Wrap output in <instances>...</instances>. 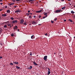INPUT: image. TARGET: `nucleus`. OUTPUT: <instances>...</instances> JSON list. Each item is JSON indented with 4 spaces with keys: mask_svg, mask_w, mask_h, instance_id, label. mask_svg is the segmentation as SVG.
Returning a JSON list of instances; mask_svg holds the SVG:
<instances>
[{
    "mask_svg": "<svg viewBox=\"0 0 75 75\" xmlns=\"http://www.w3.org/2000/svg\"><path fill=\"white\" fill-rule=\"evenodd\" d=\"M21 12V11L19 10H18L17 11H15V13H20Z\"/></svg>",
    "mask_w": 75,
    "mask_h": 75,
    "instance_id": "39448f33",
    "label": "nucleus"
},
{
    "mask_svg": "<svg viewBox=\"0 0 75 75\" xmlns=\"http://www.w3.org/2000/svg\"><path fill=\"white\" fill-rule=\"evenodd\" d=\"M3 57H0V59H2V58Z\"/></svg>",
    "mask_w": 75,
    "mask_h": 75,
    "instance_id": "ea45409f",
    "label": "nucleus"
},
{
    "mask_svg": "<svg viewBox=\"0 0 75 75\" xmlns=\"http://www.w3.org/2000/svg\"><path fill=\"white\" fill-rule=\"evenodd\" d=\"M74 38H75V36L74 37Z\"/></svg>",
    "mask_w": 75,
    "mask_h": 75,
    "instance_id": "680f3d73",
    "label": "nucleus"
},
{
    "mask_svg": "<svg viewBox=\"0 0 75 75\" xmlns=\"http://www.w3.org/2000/svg\"><path fill=\"white\" fill-rule=\"evenodd\" d=\"M48 69V71H50V69L49 68H47Z\"/></svg>",
    "mask_w": 75,
    "mask_h": 75,
    "instance_id": "79ce46f5",
    "label": "nucleus"
},
{
    "mask_svg": "<svg viewBox=\"0 0 75 75\" xmlns=\"http://www.w3.org/2000/svg\"><path fill=\"white\" fill-rule=\"evenodd\" d=\"M0 45H3V44L2 43H0Z\"/></svg>",
    "mask_w": 75,
    "mask_h": 75,
    "instance_id": "3c124183",
    "label": "nucleus"
},
{
    "mask_svg": "<svg viewBox=\"0 0 75 75\" xmlns=\"http://www.w3.org/2000/svg\"><path fill=\"white\" fill-rule=\"evenodd\" d=\"M20 31V30L19 29H18V31Z\"/></svg>",
    "mask_w": 75,
    "mask_h": 75,
    "instance_id": "de8ad7c7",
    "label": "nucleus"
},
{
    "mask_svg": "<svg viewBox=\"0 0 75 75\" xmlns=\"http://www.w3.org/2000/svg\"><path fill=\"white\" fill-rule=\"evenodd\" d=\"M11 36H12V37H13V36H14V34H11Z\"/></svg>",
    "mask_w": 75,
    "mask_h": 75,
    "instance_id": "f704fd0d",
    "label": "nucleus"
},
{
    "mask_svg": "<svg viewBox=\"0 0 75 75\" xmlns=\"http://www.w3.org/2000/svg\"><path fill=\"white\" fill-rule=\"evenodd\" d=\"M47 57H48L47 56H45L43 58V59H44L45 61H47Z\"/></svg>",
    "mask_w": 75,
    "mask_h": 75,
    "instance_id": "f03ea898",
    "label": "nucleus"
},
{
    "mask_svg": "<svg viewBox=\"0 0 75 75\" xmlns=\"http://www.w3.org/2000/svg\"><path fill=\"white\" fill-rule=\"evenodd\" d=\"M13 22H12V23H17V20H13Z\"/></svg>",
    "mask_w": 75,
    "mask_h": 75,
    "instance_id": "20e7f679",
    "label": "nucleus"
},
{
    "mask_svg": "<svg viewBox=\"0 0 75 75\" xmlns=\"http://www.w3.org/2000/svg\"><path fill=\"white\" fill-rule=\"evenodd\" d=\"M65 6H64L62 8V10H64V9H65Z\"/></svg>",
    "mask_w": 75,
    "mask_h": 75,
    "instance_id": "4be33fe9",
    "label": "nucleus"
},
{
    "mask_svg": "<svg viewBox=\"0 0 75 75\" xmlns=\"http://www.w3.org/2000/svg\"><path fill=\"white\" fill-rule=\"evenodd\" d=\"M42 11V10H40V11H37L36 12V13H41Z\"/></svg>",
    "mask_w": 75,
    "mask_h": 75,
    "instance_id": "f8f14e48",
    "label": "nucleus"
},
{
    "mask_svg": "<svg viewBox=\"0 0 75 75\" xmlns=\"http://www.w3.org/2000/svg\"><path fill=\"white\" fill-rule=\"evenodd\" d=\"M57 20V18H55L54 19V21H56Z\"/></svg>",
    "mask_w": 75,
    "mask_h": 75,
    "instance_id": "b1692460",
    "label": "nucleus"
},
{
    "mask_svg": "<svg viewBox=\"0 0 75 75\" xmlns=\"http://www.w3.org/2000/svg\"><path fill=\"white\" fill-rule=\"evenodd\" d=\"M7 12L8 13H9L10 12V10L8 9L7 11Z\"/></svg>",
    "mask_w": 75,
    "mask_h": 75,
    "instance_id": "ddd939ff",
    "label": "nucleus"
},
{
    "mask_svg": "<svg viewBox=\"0 0 75 75\" xmlns=\"http://www.w3.org/2000/svg\"><path fill=\"white\" fill-rule=\"evenodd\" d=\"M13 64H18V62H13Z\"/></svg>",
    "mask_w": 75,
    "mask_h": 75,
    "instance_id": "0eeeda50",
    "label": "nucleus"
},
{
    "mask_svg": "<svg viewBox=\"0 0 75 75\" xmlns=\"http://www.w3.org/2000/svg\"><path fill=\"white\" fill-rule=\"evenodd\" d=\"M2 11V9H0V11Z\"/></svg>",
    "mask_w": 75,
    "mask_h": 75,
    "instance_id": "a19ab883",
    "label": "nucleus"
},
{
    "mask_svg": "<svg viewBox=\"0 0 75 75\" xmlns=\"http://www.w3.org/2000/svg\"><path fill=\"white\" fill-rule=\"evenodd\" d=\"M33 1V0H30L29 1V2H31V1Z\"/></svg>",
    "mask_w": 75,
    "mask_h": 75,
    "instance_id": "2f4dec72",
    "label": "nucleus"
},
{
    "mask_svg": "<svg viewBox=\"0 0 75 75\" xmlns=\"http://www.w3.org/2000/svg\"><path fill=\"white\" fill-rule=\"evenodd\" d=\"M69 21H70V22H72V20L71 19H69Z\"/></svg>",
    "mask_w": 75,
    "mask_h": 75,
    "instance_id": "a878e982",
    "label": "nucleus"
},
{
    "mask_svg": "<svg viewBox=\"0 0 75 75\" xmlns=\"http://www.w3.org/2000/svg\"><path fill=\"white\" fill-rule=\"evenodd\" d=\"M29 14H31V15L33 14V13H29Z\"/></svg>",
    "mask_w": 75,
    "mask_h": 75,
    "instance_id": "37998d69",
    "label": "nucleus"
},
{
    "mask_svg": "<svg viewBox=\"0 0 75 75\" xmlns=\"http://www.w3.org/2000/svg\"><path fill=\"white\" fill-rule=\"evenodd\" d=\"M16 1H18V0H16Z\"/></svg>",
    "mask_w": 75,
    "mask_h": 75,
    "instance_id": "5fc2aeb1",
    "label": "nucleus"
},
{
    "mask_svg": "<svg viewBox=\"0 0 75 75\" xmlns=\"http://www.w3.org/2000/svg\"><path fill=\"white\" fill-rule=\"evenodd\" d=\"M38 25H41V24H39Z\"/></svg>",
    "mask_w": 75,
    "mask_h": 75,
    "instance_id": "052dcab7",
    "label": "nucleus"
},
{
    "mask_svg": "<svg viewBox=\"0 0 75 75\" xmlns=\"http://www.w3.org/2000/svg\"><path fill=\"white\" fill-rule=\"evenodd\" d=\"M0 18H1V17H0Z\"/></svg>",
    "mask_w": 75,
    "mask_h": 75,
    "instance_id": "69168bd1",
    "label": "nucleus"
},
{
    "mask_svg": "<svg viewBox=\"0 0 75 75\" xmlns=\"http://www.w3.org/2000/svg\"><path fill=\"white\" fill-rule=\"evenodd\" d=\"M37 56H38V55H37Z\"/></svg>",
    "mask_w": 75,
    "mask_h": 75,
    "instance_id": "0e129e2a",
    "label": "nucleus"
},
{
    "mask_svg": "<svg viewBox=\"0 0 75 75\" xmlns=\"http://www.w3.org/2000/svg\"><path fill=\"white\" fill-rule=\"evenodd\" d=\"M39 2H40V3H41V1H40Z\"/></svg>",
    "mask_w": 75,
    "mask_h": 75,
    "instance_id": "bf43d9fd",
    "label": "nucleus"
},
{
    "mask_svg": "<svg viewBox=\"0 0 75 75\" xmlns=\"http://www.w3.org/2000/svg\"><path fill=\"white\" fill-rule=\"evenodd\" d=\"M32 24L33 25H35V24H37V23L35 21H33L32 22Z\"/></svg>",
    "mask_w": 75,
    "mask_h": 75,
    "instance_id": "7ed1b4c3",
    "label": "nucleus"
},
{
    "mask_svg": "<svg viewBox=\"0 0 75 75\" xmlns=\"http://www.w3.org/2000/svg\"><path fill=\"white\" fill-rule=\"evenodd\" d=\"M4 28H7V25H4Z\"/></svg>",
    "mask_w": 75,
    "mask_h": 75,
    "instance_id": "412c9836",
    "label": "nucleus"
},
{
    "mask_svg": "<svg viewBox=\"0 0 75 75\" xmlns=\"http://www.w3.org/2000/svg\"><path fill=\"white\" fill-rule=\"evenodd\" d=\"M0 1H3L2 0H0Z\"/></svg>",
    "mask_w": 75,
    "mask_h": 75,
    "instance_id": "4d7b16f0",
    "label": "nucleus"
},
{
    "mask_svg": "<svg viewBox=\"0 0 75 75\" xmlns=\"http://www.w3.org/2000/svg\"><path fill=\"white\" fill-rule=\"evenodd\" d=\"M46 17H47V15H46L45 16L43 17V18H45Z\"/></svg>",
    "mask_w": 75,
    "mask_h": 75,
    "instance_id": "5701e85b",
    "label": "nucleus"
},
{
    "mask_svg": "<svg viewBox=\"0 0 75 75\" xmlns=\"http://www.w3.org/2000/svg\"><path fill=\"white\" fill-rule=\"evenodd\" d=\"M16 7H17V6H14V8H16Z\"/></svg>",
    "mask_w": 75,
    "mask_h": 75,
    "instance_id": "e433bc0d",
    "label": "nucleus"
},
{
    "mask_svg": "<svg viewBox=\"0 0 75 75\" xmlns=\"http://www.w3.org/2000/svg\"><path fill=\"white\" fill-rule=\"evenodd\" d=\"M24 25H27V24L25 23H24Z\"/></svg>",
    "mask_w": 75,
    "mask_h": 75,
    "instance_id": "4c0bfd02",
    "label": "nucleus"
},
{
    "mask_svg": "<svg viewBox=\"0 0 75 75\" xmlns=\"http://www.w3.org/2000/svg\"><path fill=\"white\" fill-rule=\"evenodd\" d=\"M66 21V20H64V21Z\"/></svg>",
    "mask_w": 75,
    "mask_h": 75,
    "instance_id": "864d4df0",
    "label": "nucleus"
},
{
    "mask_svg": "<svg viewBox=\"0 0 75 75\" xmlns=\"http://www.w3.org/2000/svg\"><path fill=\"white\" fill-rule=\"evenodd\" d=\"M2 16L3 17H6V16H7V15L6 14H2Z\"/></svg>",
    "mask_w": 75,
    "mask_h": 75,
    "instance_id": "9d476101",
    "label": "nucleus"
},
{
    "mask_svg": "<svg viewBox=\"0 0 75 75\" xmlns=\"http://www.w3.org/2000/svg\"><path fill=\"white\" fill-rule=\"evenodd\" d=\"M64 1V0H61V1Z\"/></svg>",
    "mask_w": 75,
    "mask_h": 75,
    "instance_id": "603ef678",
    "label": "nucleus"
},
{
    "mask_svg": "<svg viewBox=\"0 0 75 75\" xmlns=\"http://www.w3.org/2000/svg\"><path fill=\"white\" fill-rule=\"evenodd\" d=\"M17 26H15V27L13 28V30H17Z\"/></svg>",
    "mask_w": 75,
    "mask_h": 75,
    "instance_id": "423d86ee",
    "label": "nucleus"
},
{
    "mask_svg": "<svg viewBox=\"0 0 75 75\" xmlns=\"http://www.w3.org/2000/svg\"><path fill=\"white\" fill-rule=\"evenodd\" d=\"M47 14V13H44V15H45V16H46Z\"/></svg>",
    "mask_w": 75,
    "mask_h": 75,
    "instance_id": "473e14b6",
    "label": "nucleus"
},
{
    "mask_svg": "<svg viewBox=\"0 0 75 75\" xmlns=\"http://www.w3.org/2000/svg\"><path fill=\"white\" fill-rule=\"evenodd\" d=\"M29 25H31V23H30Z\"/></svg>",
    "mask_w": 75,
    "mask_h": 75,
    "instance_id": "09e8293b",
    "label": "nucleus"
},
{
    "mask_svg": "<svg viewBox=\"0 0 75 75\" xmlns=\"http://www.w3.org/2000/svg\"><path fill=\"white\" fill-rule=\"evenodd\" d=\"M32 68H33V67L32 66H30V67H29L28 68V69H32Z\"/></svg>",
    "mask_w": 75,
    "mask_h": 75,
    "instance_id": "dca6fc26",
    "label": "nucleus"
},
{
    "mask_svg": "<svg viewBox=\"0 0 75 75\" xmlns=\"http://www.w3.org/2000/svg\"><path fill=\"white\" fill-rule=\"evenodd\" d=\"M16 68L17 69H20V68L19 67H18V66H16Z\"/></svg>",
    "mask_w": 75,
    "mask_h": 75,
    "instance_id": "f3484780",
    "label": "nucleus"
},
{
    "mask_svg": "<svg viewBox=\"0 0 75 75\" xmlns=\"http://www.w3.org/2000/svg\"><path fill=\"white\" fill-rule=\"evenodd\" d=\"M0 4H1V5H2V4H3V3H0Z\"/></svg>",
    "mask_w": 75,
    "mask_h": 75,
    "instance_id": "a18cd8bd",
    "label": "nucleus"
},
{
    "mask_svg": "<svg viewBox=\"0 0 75 75\" xmlns=\"http://www.w3.org/2000/svg\"><path fill=\"white\" fill-rule=\"evenodd\" d=\"M71 13H72V14H74L75 13V12L72 11H71Z\"/></svg>",
    "mask_w": 75,
    "mask_h": 75,
    "instance_id": "a211bd4d",
    "label": "nucleus"
},
{
    "mask_svg": "<svg viewBox=\"0 0 75 75\" xmlns=\"http://www.w3.org/2000/svg\"><path fill=\"white\" fill-rule=\"evenodd\" d=\"M50 72H51L50 71H48V74H47V75H50Z\"/></svg>",
    "mask_w": 75,
    "mask_h": 75,
    "instance_id": "6ab92c4d",
    "label": "nucleus"
},
{
    "mask_svg": "<svg viewBox=\"0 0 75 75\" xmlns=\"http://www.w3.org/2000/svg\"><path fill=\"white\" fill-rule=\"evenodd\" d=\"M30 55H31V56H32V52H30Z\"/></svg>",
    "mask_w": 75,
    "mask_h": 75,
    "instance_id": "c85d7f7f",
    "label": "nucleus"
},
{
    "mask_svg": "<svg viewBox=\"0 0 75 75\" xmlns=\"http://www.w3.org/2000/svg\"><path fill=\"white\" fill-rule=\"evenodd\" d=\"M74 7H75V5L74 6Z\"/></svg>",
    "mask_w": 75,
    "mask_h": 75,
    "instance_id": "e2e57ef3",
    "label": "nucleus"
},
{
    "mask_svg": "<svg viewBox=\"0 0 75 75\" xmlns=\"http://www.w3.org/2000/svg\"><path fill=\"white\" fill-rule=\"evenodd\" d=\"M61 10L58 9L56 11H54V13H61Z\"/></svg>",
    "mask_w": 75,
    "mask_h": 75,
    "instance_id": "f257e3e1",
    "label": "nucleus"
},
{
    "mask_svg": "<svg viewBox=\"0 0 75 75\" xmlns=\"http://www.w3.org/2000/svg\"><path fill=\"white\" fill-rule=\"evenodd\" d=\"M10 7H11V6H10Z\"/></svg>",
    "mask_w": 75,
    "mask_h": 75,
    "instance_id": "338daca9",
    "label": "nucleus"
},
{
    "mask_svg": "<svg viewBox=\"0 0 75 75\" xmlns=\"http://www.w3.org/2000/svg\"><path fill=\"white\" fill-rule=\"evenodd\" d=\"M21 1V0H18V1Z\"/></svg>",
    "mask_w": 75,
    "mask_h": 75,
    "instance_id": "13d9d810",
    "label": "nucleus"
},
{
    "mask_svg": "<svg viewBox=\"0 0 75 75\" xmlns=\"http://www.w3.org/2000/svg\"><path fill=\"white\" fill-rule=\"evenodd\" d=\"M28 11V13H30V11Z\"/></svg>",
    "mask_w": 75,
    "mask_h": 75,
    "instance_id": "49530a36",
    "label": "nucleus"
},
{
    "mask_svg": "<svg viewBox=\"0 0 75 75\" xmlns=\"http://www.w3.org/2000/svg\"><path fill=\"white\" fill-rule=\"evenodd\" d=\"M12 1H13V2H15V1H16V0H12Z\"/></svg>",
    "mask_w": 75,
    "mask_h": 75,
    "instance_id": "72a5a7b5",
    "label": "nucleus"
},
{
    "mask_svg": "<svg viewBox=\"0 0 75 75\" xmlns=\"http://www.w3.org/2000/svg\"><path fill=\"white\" fill-rule=\"evenodd\" d=\"M10 28H11V27H12V26H10Z\"/></svg>",
    "mask_w": 75,
    "mask_h": 75,
    "instance_id": "6e6d98bb",
    "label": "nucleus"
},
{
    "mask_svg": "<svg viewBox=\"0 0 75 75\" xmlns=\"http://www.w3.org/2000/svg\"><path fill=\"white\" fill-rule=\"evenodd\" d=\"M13 4H14V3H12L11 4H9V6H11V5H13Z\"/></svg>",
    "mask_w": 75,
    "mask_h": 75,
    "instance_id": "9b49d317",
    "label": "nucleus"
},
{
    "mask_svg": "<svg viewBox=\"0 0 75 75\" xmlns=\"http://www.w3.org/2000/svg\"><path fill=\"white\" fill-rule=\"evenodd\" d=\"M38 17L39 18H41V16H39Z\"/></svg>",
    "mask_w": 75,
    "mask_h": 75,
    "instance_id": "c9c22d12",
    "label": "nucleus"
},
{
    "mask_svg": "<svg viewBox=\"0 0 75 75\" xmlns=\"http://www.w3.org/2000/svg\"><path fill=\"white\" fill-rule=\"evenodd\" d=\"M26 15H27L28 16H29V15H30V13H27L26 14Z\"/></svg>",
    "mask_w": 75,
    "mask_h": 75,
    "instance_id": "c756f323",
    "label": "nucleus"
},
{
    "mask_svg": "<svg viewBox=\"0 0 75 75\" xmlns=\"http://www.w3.org/2000/svg\"><path fill=\"white\" fill-rule=\"evenodd\" d=\"M31 38L32 39H34V35H33L31 36Z\"/></svg>",
    "mask_w": 75,
    "mask_h": 75,
    "instance_id": "4468645a",
    "label": "nucleus"
},
{
    "mask_svg": "<svg viewBox=\"0 0 75 75\" xmlns=\"http://www.w3.org/2000/svg\"><path fill=\"white\" fill-rule=\"evenodd\" d=\"M51 22L52 23H54V22L52 21H51Z\"/></svg>",
    "mask_w": 75,
    "mask_h": 75,
    "instance_id": "7c9ffc66",
    "label": "nucleus"
},
{
    "mask_svg": "<svg viewBox=\"0 0 75 75\" xmlns=\"http://www.w3.org/2000/svg\"><path fill=\"white\" fill-rule=\"evenodd\" d=\"M24 23V20L23 19L21 20V24H23Z\"/></svg>",
    "mask_w": 75,
    "mask_h": 75,
    "instance_id": "1a4fd4ad",
    "label": "nucleus"
},
{
    "mask_svg": "<svg viewBox=\"0 0 75 75\" xmlns=\"http://www.w3.org/2000/svg\"><path fill=\"white\" fill-rule=\"evenodd\" d=\"M4 23H6V24H7L8 23H9V21H7V22H4Z\"/></svg>",
    "mask_w": 75,
    "mask_h": 75,
    "instance_id": "aec40b11",
    "label": "nucleus"
},
{
    "mask_svg": "<svg viewBox=\"0 0 75 75\" xmlns=\"http://www.w3.org/2000/svg\"><path fill=\"white\" fill-rule=\"evenodd\" d=\"M10 65H13V64L12 63H10Z\"/></svg>",
    "mask_w": 75,
    "mask_h": 75,
    "instance_id": "bb28decb",
    "label": "nucleus"
},
{
    "mask_svg": "<svg viewBox=\"0 0 75 75\" xmlns=\"http://www.w3.org/2000/svg\"><path fill=\"white\" fill-rule=\"evenodd\" d=\"M33 63L34 65L36 66L37 65H38V64H37L35 61L33 62Z\"/></svg>",
    "mask_w": 75,
    "mask_h": 75,
    "instance_id": "6e6552de",
    "label": "nucleus"
},
{
    "mask_svg": "<svg viewBox=\"0 0 75 75\" xmlns=\"http://www.w3.org/2000/svg\"><path fill=\"white\" fill-rule=\"evenodd\" d=\"M5 8H7V6H5Z\"/></svg>",
    "mask_w": 75,
    "mask_h": 75,
    "instance_id": "8fccbe9b",
    "label": "nucleus"
},
{
    "mask_svg": "<svg viewBox=\"0 0 75 75\" xmlns=\"http://www.w3.org/2000/svg\"><path fill=\"white\" fill-rule=\"evenodd\" d=\"M11 19L12 20H14V18H13V17H11Z\"/></svg>",
    "mask_w": 75,
    "mask_h": 75,
    "instance_id": "393cba45",
    "label": "nucleus"
},
{
    "mask_svg": "<svg viewBox=\"0 0 75 75\" xmlns=\"http://www.w3.org/2000/svg\"><path fill=\"white\" fill-rule=\"evenodd\" d=\"M29 18H31V16H29Z\"/></svg>",
    "mask_w": 75,
    "mask_h": 75,
    "instance_id": "cd10ccee",
    "label": "nucleus"
},
{
    "mask_svg": "<svg viewBox=\"0 0 75 75\" xmlns=\"http://www.w3.org/2000/svg\"><path fill=\"white\" fill-rule=\"evenodd\" d=\"M45 35H46V36H47V34H45Z\"/></svg>",
    "mask_w": 75,
    "mask_h": 75,
    "instance_id": "c03bdc74",
    "label": "nucleus"
},
{
    "mask_svg": "<svg viewBox=\"0 0 75 75\" xmlns=\"http://www.w3.org/2000/svg\"><path fill=\"white\" fill-rule=\"evenodd\" d=\"M33 17L34 18H35V17H36V16H33Z\"/></svg>",
    "mask_w": 75,
    "mask_h": 75,
    "instance_id": "58836bf2",
    "label": "nucleus"
},
{
    "mask_svg": "<svg viewBox=\"0 0 75 75\" xmlns=\"http://www.w3.org/2000/svg\"><path fill=\"white\" fill-rule=\"evenodd\" d=\"M7 25H8V26H11V24L10 23H8V24H7Z\"/></svg>",
    "mask_w": 75,
    "mask_h": 75,
    "instance_id": "2eb2a0df",
    "label": "nucleus"
}]
</instances>
